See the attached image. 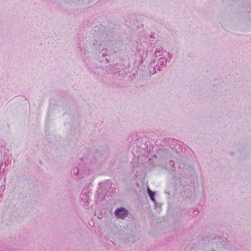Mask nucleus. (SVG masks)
Returning a JSON list of instances; mask_svg holds the SVG:
<instances>
[{
	"instance_id": "nucleus-1",
	"label": "nucleus",
	"mask_w": 251,
	"mask_h": 251,
	"mask_svg": "<svg viewBox=\"0 0 251 251\" xmlns=\"http://www.w3.org/2000/svg\"><path fill=\"white\" fill-rule=\"evenodd\" d=\"M115 214L118 218L124 219L127 216L128 213L126 209L120 208L115 211Z\"/></svg>"
},
{
	"instance_id": "nucleus-2",
	"label": "nucleus",
	"mask_w": 251,
	"mask_h": 251,
	"mask_svg": "<svg viewBox=\"0 0 251 251\" xmlns=\"http://www.w3.org/2000/svg\"><path fill=\"white\" fill-rule=\"evenodd\" d=\"M8 164V163L6 162H5L4 164L0 163V179H3L4 181H5V172L7 171L5 168Z\"/></svg>"
},
{
	"instance_id": "nucleus-3",
	"label": "nucleus",
	"mask_w": 251,
	"mask_h": 251,
	"mask_svg": "<svg viewBox=\"0 0 251 251\" xmlns=\"http://www.w3.org/2000/svg\"><path fill=\"white\" fill-rule=\"evenodd\" d=\"M6 153L5 142L0 140V155Z\"/></svg>"
},
{
	"instance_id": "nucleus-4",
	"label": "nucleus",
	"mask_w": 251,
	"mask_h": 251,
	"mask_svg": "<svg viewBox=\"0 0 251 251\" xmlns=\"http://www.w3.org/2000/svg\"><path fill=\"white\" fill-rule=\"evenodd\" d=\"M148 191L151 200L152 201H154L155 200L153 197L154 194L149 189H148Z\"/></svg>"
},
{
	"instance_id": "nucleus-5",
	"label": "nucleus",
	"mask_w": 251,
	"mask_h": 251,
	"mask_svg": "<svg viewBox=\"0 0 251 251\" xmlns=\"http://www.w3.org/2000/svg\"><path fill=\"white\" fill-rule=\"evenodd\" d=\"M4 186H1L0 187V201H1L2 200V192L4 191Z\"/></svg>"
},
{
	"instance_id": "nucleus-6",
	"label": "nucleus",
	"mask_w": 251,
	"mask_h": 251,
	"mask_svg": "<svg viewBox=\"0 0 251 251\" xmlns=\"http://www.w3.org/2000/svg\"><path fill=\"white\" fill-rule=\"evenodd\" d=\"M73 173L75 176H77L78 175V168H74L73 170Z\"/></svg>"
}]
</instances>
